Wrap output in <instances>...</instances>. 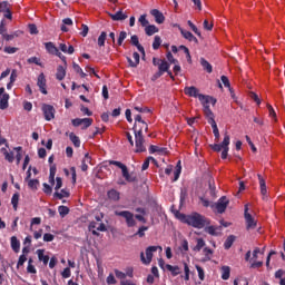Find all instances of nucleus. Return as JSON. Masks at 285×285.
<instances>
[{
  "mask_svg": "<svg viewBox=\"0 0 285 285\" xmlns=\"http://www.w3.org/2000/svg\"><path fill=\"white\" fill-rule=\"evenodd\" d=\"M184 92L187 95V97H194L195 99L198 98L200 102L212 104V106L217 104V99L213 98L212 96L199 94V89H197L195 86L185 87Z\"/></svg>",
  "mask_w": 285,
  "mask_h": 285,
  "instance_id": "f257e3e1",
  "label": "nucleus"
},
{
  "mask_svg": "<svg viewBox=\"0 0 285 285\" xmlns=\"http://www.w3.org/2000/svg\"><path fill=\"white\" fill-rule=\"evenodd\" d=\"M186 224L188 226H193V228H204L206 226H210V219L202 216L199 213H194L187 216Z\"/></svg>",
  "mask_w": 285,
  "mask_h": 285,
  "instance_id": "f03ea898",
  "label": "nucleus"
},
{
  "mask_svg": "<svg viewBox=\"0 0 285 285\" xmlns=\"http://www.w3.org/2000/svg\"><path fill=\"white\" fill-rule=\"evenodd\" d=\"M132 130L135 135L136 153H146V146H144L146 140L144 139V134H141V127L137 129V125H134Z\"/></svg>",
  "mask_w": 285,
  "mask_h": 285,
  "instance_id": "7ed1b4c3",
  "label": "nucleus"
},
{
  "mask_svg": "<svg viewBox=\"0 0 285 285\" xmlns=\"http://www.w3.org/2000/svg\"><path fill=\"white\" fill-rule=\"evenodd\" d=\"M157 250H159L161 253V250H164V248H161V246H149L145 250L146 256L144 255V252H141L140 261L142 262V264L148 266V264H150V262H153V253H157Z\"/></svg>",
  "mask_w": 285,
  "mask_h": 285,
  "instance_id": "20e7f679",
  "label": "nucleus"
},
{
  "mask_svg": "<svg viewBox=\"0 0 285 285\" xmlns=\"http://www.w3.org/2000/svg\"><path fill=\"white\" fill-rule=\"evenodd\" d=\"M116 217H124L126 225L128 228H134V226H137V220H135V214L132 212L128 210H116L115 212Z\"/></svg>",
  "mask_w": 285,
  "mask_h": 285,
  "instance_id": "39448f33",
  "label": "nucleus"
},
{
  "mask_svg": "<svg viewBox=\"0 0 285 285\" xmlns=\"http://www.w3.org/2000/svg\"><path fill=\"white\" fill-rule=\"evenodd\" d=\"M244 217L246 223V230H255L257 228V220L248 213V205H245Z\"/></svg>",
  "mask_w": 285,
  "mask_h": 285,
  "instance_id": "423d86ee",
  "label": "nucleus"
},
{
  "mask_svg": "<svg viewBox=\"0 0 285 285\" xmlns=\"http://www.w3.org/2000/svg\"><path fill=\"white\" fill-rule=\"evenodd\" d=\"M42 115L46 121H52L55 119V115L57 114V109L52 105L42 104L41 106Z\"/></svg>",
  "mask_w": 285,
  "mask_h": 285,
  "instance_id": "0eeeda50",
  "label": "nucleus"
},
{
  "mask_svg": "<svg viewBox=\"0 0 285 285\" xmlns=\"http://www.w3.org/2000/svg\"><path fill=\"white\" fill-rule=\"evenodd\" d=\"M228 204H230V200H228L226 196H222L215 205H210V206L212 208H216L217 213L222 215L226 213V208H228Z\"/></svg>",
  "mask_w": 285,
  "mask_h": 285,
  "instance_id": "6e6552de",
  "label": "nucleus"
},
{
  "mask_svg": "<svg viewBox=\"0 0 285 285\" xmlns=\"http://www.w3.org/2000/svg\"><path fill=\"white\" fill-rule=\"evenodd\" d=\"M223 151H222V159H228V150H230V148L228 146H230V136L228 135V132H225L224 135V139H223Z\"/></svg>",
  "mask_w": 285,
  "mask_h": 285,
  "instance_id": "1a4fd4ad",
  "label": "nucleus"
},
{
  "mask_svg": "<svg viewBox=\"0 0 285 285\" xmlns=\"http://www.w3.org/2000/svg\"><path fill=\"white\" fill-rule=\"evenodd\" d=\"M0 12H2L4 19H12V11L10 10V2H0Z\"/></svg>",
  "mask_w": 285,
  "mask_h": 285,
  "instance_id": "9d476101",
  "label": "nucleus"
},
{
  "mask_svg": "<svg viewBox=\"0 0 285 285\" xmlns=\"http://www.w3.org/2000/svg\"><path fill=\"white\" fill-rule=\"evenodd\" d=\"M200 104H203L204 115L207 118L208 124H212V121H215V114H213V110H210V106L208 105L213 102H200Z\"/></svg>",
  "mask_w": 285,
  "mask_h": 285,
  "instance_id": "9b49d317",
  "label": "nucleus"
},
{
  "mask_svg": "<svg viewBox=\"0 0 285 285\" xmlns=\"http://www.w3.org/2000/svg\"><path fill=\"white\" fill-rule=\"evenodd\" d=\"M37 86L42 95H48V90L46 89V75L40 73L38 76Z\"/></svg>",
  "mask_w": 285,
  "mask_h": 285,
  "instance_id": "f8f14e48",
  "label": "nucleus"
},
{
  "mask_svg": "<svg viewBox=\"0 0 285 285\" xmlns=\"http://www.w3.org/2000/svg\"><path fill=\"white\" fill-rule=\"evenodd\" d=\"M130 43H131V46L137 47L138 52H141L142 57H146V49H144V46H141V43H139V37L137 35L131 36Z\"/></svg>",
  "mask_w": 285,
  "mask_h": 285,
  "instance_id": "ddd939ff",
  "label": "nucleus"
},
{
  "mask_svg": "<svg viewBox=\"0 0 285 285\" xmlns=\"http://www.w3.org/2000/svg\"><path fill=\"white\" fill-rule=\"evenodd\" d=\"M180 33L184 37V39H187V41H191L196 43V46L199 45V40L197 39V37H195V35H193V32L180 29Z\"/></svg>",
  "mask_w": 285,
  "mask_h": 285,
  "instance_id": "4468645a",
  "label": "nucleus"
},
{
  "mask_svg": "<svg viewBox=\"0 0 285 285\" xmlns=\"http://www.w3.org/2000/svg\"><path fill=\"white\" fill-rule=\"evenodd\" d=\"M134 58V60H132ZM132 58L127 57V61L129 63V68H137V66H139V61L141 59V57L139 56V52L135 51L132 53Z\"/></svg>",
  "mask_w": 285,
  "mask_h": 285,
  "instance_id": "2eb2a0df",
  "label": "nucleus"
},
{
  "mask_svg": "<svg viewBox=\"0 0 285 285\" xmlns=\"http://www.w3.org/2000/svg\"><path fill=\"white\" fill-rule=\"evenodd\" d=\"M257 177L259 180L261 195L263 196V199L266 200V199H268V196H267L268 190L266 189V180H264V177H262L259 174L257 175Z\"/></svg>",
  "mask_w": 285,
  "mask_h": 285,
  "instance_id": "dca6fc26",
  "label": "nucleus"
},
{
  "mask_svg": "<svg viewBox=\"0 0 285 285\" xmlns=\"http://www.w3.org/2000/svg\"><path fill=\"white\" fill-rule=\"evenodd\" d=\"M121 173L125 181H128L129 184H134V181H137V176L130 174V171H128V167L121 169Z\"/></svg>",
  "mask_w": 285,
  "mask_h": 285,
  "instance_id": "f3484780",
  "label": "nucleus"
},
{
  "mask_svg": "<svg viewBox=\"0 0 285 285\" xmlns=\"http://www.w3.org/2000/svg\"><path fill=\"white\" fill-rule=\"evenodd\" d=\"M150 16L155 18L156 23H164L166 21V17L158 9H153Z\"/></svg>",
  "mask_w": 285,
  "mask_h": 285,
  "instance_id": "a211bd4d",
  "label": "nucleus"
},
{
  "mask_svg": "<svg viewBox=\"0 0 285 285\" xmlns=\"http://www.w3.org/2000/svg\"><path fill=\"white\" fill-rule=\"evenodd\" d=\"M109 17L112 21H126V19H128V14L124 13L121 10L116 13H110Z\"/></svg>",
  "mask_w": 285,
  "mask_h": 285,
  "instance_id": "6ab92c4d",
  "label": "nucleus"
},
{
  "mask_svg": "<svg viewBox=\"0 0 285 285\" xmlns=\"http://www.w3.org/2000/svg\"><path fill=\"white\" fill-rule=\"evenodd\" d=\"M155 153H158V155H166V153H168V148L159 147V146H156V145H150L149 154L155 155Z\"/></svg>",
  "mask_w": 285,
  "mask_h": 285,
  "instance_id": "aec40b11",
  "label": "nucleus"
},
{
  "mask_svg": "<svg viewBox=\"0 0 285 285\" xmlns=\"http://www.w3.org/2000/svg\"><path fill=\"white\" fill-rule=\"evenodd\" d=\"M205 233H207L208 235H212L213 237H218L219 232L217 230H222V227H216L213 225H205Z\"/></svg>",
  "mask_w": 285,
  "mask_h": 285,
  "instance_id": "412c9836",
  "label": "nucleus"
},
{
  "mask_svg": "<svg viewBox=\"0 0 285 285\" xmlns=\"http://www.w3.org/2000/svg\"><path fill=\"white\" fill-rule=\"evenodd\" d=\"M10 101V94H3L0 96V110H7Z\"/></svg>",
  "mask_w": 285,
  "mask_h": 285,
  "instance_id": "4be33fe9",
  "label": "nucleus"
},
{
  "mask_svg": "<svg viewBox=\"0 0 285 285\" xmlns=\"http://www.w3.org/2000/svg\"><path fill=\"white\" fill-rule=\"evenodd\" d=\"M83 121H86L87 126H92V118H76L72 119V126L79 127L83 125Z\"/></svg>",
  "mask_w": 285,
  "mask_h": 285,
  "instance_id": "5701e85b",
  "label": "nucleus"
},
{
  "mask_svg": "<svg viewBox=\"0 0 285 285\" xmlns=\"http://www.w3.org/2000/svg\"><path fill=\"white\" fill-rule=\"evenodd\" d=\"M1 153L4 156L6 161H8L9 164H12L14 161V151L9 153V150L6 149V147H2Z\"/></svg>",
  "mask_w": 285,
  "mask_h": 285,
  "instance_id": "b1692460",
  "label": "nucleus"
},
{
  "mask_svg": "<svg viewBox=\"0 0 285 285\" xmlns=\"http://www.w3.org/2000/svg\"><path fill=\"white\" fill-rule=\"evenodd\" d=\"M43 253H46V250L43 249L37 250L38 259L39 262H42L45 266H48V262H50V256L45 255Z\"/></svg>",
  "mask_w": 285,
  "mask_h": 285,
  "instance_id": "393cba45",
  "label": "nucleus"
},
{
  "mask_svg": "<svg viewBox=\"0 0 285 285\" xmlns=\"http://www.w3.org/2000/svg\"><path fill=\"white\" fill-rule=\"evenodd\" d=\"M135 124L134 126H137V124H141L142 128H145V132H148V122L144 120L141 115H135L134 116Z\"/></svg>",
  "mask_w": 285,
  "mask_h": 285,
  "instance_id": "a878e982",
  "label": "nucleus"
},
{
  "mask_svg": "<svg viewBox=\"0 0 285 285\" xmlns=\"http://www.w3.org/2000/svg\"><path fill=\"white\" fill-rule=\"evenodd\" d=\"M157 32H159V28H157L155 24H147L145 27V33L147 37H153V35H157Z\"/></svg>",
  "mask_w": 285,
  "mask_h": 285,
  "instance_id": "bb28decb",
  "label": "nucleus"
},
{
  "mask_svg": "<svg viewBox=\"0 0 285 285\" xmlns=\"http://www.w3.org/2000/svg\"><path fill=\"white\" fill-rule=\"evenodd\" d=\"M59 49L61 52H65V55H75V47L72 45L68 47L66 43H60Z\"/></svg>",
  "mask_w": 285,
  "mask_h": 285,
  "instance_id": "cd10ccee",
  "label": "nucleus"
},
{
  "mask_svg": "<svg viewBox=\"0 0 285 285\" xmlns=\"http://www.w3.org/2000/svg\"><path fill=\"white\" fill-rule=\"evenodd\" d=\"M168 70H170L169 62L166 61V59H161L160 65H158V71L164 75L165 72H168Z\"/></svg>",
  "mask_w": 285,
  "mask_h": 285,
  "instance_id": "c85d7f7f",
  "label": "nucleus"
},
{
  "mask_svg": "<svg viewBox=\"0 0 285 285\" xmlns=\"http://www.w3.org/2000/svg\"><path fill=\"white\" fill-rule=\"evenodd\" d=\"M11 248L13 253H19V250H21V243L19 242L17 236L11 237Z\"/></svg>",
  "mask_w": 285,
  "mask_h": 285,
  "instance_id": "c756f323",
  "label": "nucleus"
},
{
  "mask_svg": "<svg viewBox=\"0 0 285 285\" xmlns=\"http://www.w3.org/2000/svg\"><path fill=\"white\" fill-rule=\"evenodd\" d=\"M165 267L167 268V271H169V273H171L173 277H177V275L181 274V269L179 268V266H173L170 264L165 265Z\"/></svg>",
  "mask_w": 285,
  "mask_h": 285,
  "instance_id": "7c9ffc66",
  "label": "nucleus"
},
{
  "mask_svg": "<svg viewBox=\"0 0 285 285\" xmlns=\"http://www.w3.org/2000/svg\"><path fill=\"white\" fill-rule=\"evenodd\" d=\"M91 161H92V158L90 157V154H86L81 161L82 173H86V170H88V164H91Z\"/></svg>",
  "mask_w": 285,
  "mask_h": 285,
  "instance_id": "2f4dec72",
  "label": "nucleus"
},
{
  "mask_svg": "<svg viewBox=\"0 0 285 285\" xmlns=\"http://www.w3.org/2000/svg\"><path fill=\"white\" fill-rule=\"evenodd\" d=\"M45 48L49 55H56L59 51V48L53 42H45Z\"/></svg>",
  "mask_w": 285,
  "mask_h": 285,
  "instance_id": "473e14b6",
  "label": "nucleus"
},
{
  "mask_svg": "<svg viewBox=\"0 0 285 285\" xmlns=\"http://www.w3.org/2000/svg\"><path fill=\"white\" fill-rule=\"evenodd\" d=\"M56 79H58V81H63V79H66V68H63V66H58Z\"/></svg>",
  "mask_w": 285,
  "mask_h": 285,
  "instance_id": "72a5a7b5",
  "label": "nucleus"
},
{
  "mask_svg": "<svg viewBox=\"0 0 285 285\" xmlns=\"http://www.w3.org/2000/svg\"><path fill=\"white\" fill-rule=\"evenodd\" d=\"M200 66L209 75H210V72H213V65H210V62H208V60H206L205 58H200Z\"/></svg>",
  "mask_w": 285,
  "mask_h": 285,
  "instance_id": "f704fd0d",
  "label": "nucleus"
},
{
  "mask_svg": "<svg viewBox=\"0 0 285 285\" xmlns=\"http://www.w3.org/2000/svg\"><path fill=\"white\" fill-rule=\"evenodd\" d=\"M107 197H109V199H112V202H119L120 194L119 191H117V189H110L107 193Z\"/></svg>",
  "mask_w": 285,
  "mask_h": 285,
  "instance_id": "c9c22d12",
  "label": "nucleus"
},
{
  "mask_svg": "<svg viewBox=\"0 0 285 285\" xmlns=\"http://www.w3.org/2000/svg\"><path fill=\"white\" fill-rule=\"evenodd\" d=\"M233 244H235V236L230 235L226 238V240L224 243L225 250H229L232 248Z\"/></svg>",
  "mask_w": 285,
  "mask_h": 285,
  "instance_id": "e433bc0d",
  "label": "nucleus"
},
{
  "mask_svg": "<svg viewBox=\"0 0 285 285\" xmlns=\"http://www.w3.org/2000/svg\"><path fill=\"white\" fill-rule=\"evenodd\" d=\"M53 197L56 199H63V197H70V191H68L67 189H61V193L56 191L53 194Z\"/></svg>",
  "mask_w": 285,
  "mask_h": 285,
  "instance_id": "4c0bfd02",
  "label": "nucleus"
},
{
  "mask_svg": "<svg viewBox=\"0 0 285 285\" xmlns=\"http://www.w3.org/2000/svg\"><path fill=\"white\" fill-rule=\"evenodd\" d=\"M69 139H70V141H72V144L76 148H79L81 146V140L78 138L77 135H75V132H71L69 135Z\"/></svg>",
  "mask_w": 285,
  "mask_h": 285,
  "instance_id": "58836bf2",
  "label": "nucleus"
},
{
  "mask_svg": "<svg viewBox=\"0 0 285 285\" xmlns=\"http://www.w3.org/2000/svg\"><path fill=\"white\" fill-rule=\"evenodd\" d=\"M222 279H230V267L229 266H223L222 267Z\"/></svg>",
  "mask_w": 285,
  "mask_h": 285,
  "instance_id": "ea45409f",
  "label": "nucleus"
},
{
  "mask_svg": "<svg viewBox=\"0 0 285 285\" xmlns=\"http://www.w3.org/2000/svg\"><path fill=\"white\" fill-rule=\"evenodd\" d=\"M196 242H197V244L193 248V250H195L196 253H199L202 250V248H204V246H206V242L204 240V238H197Z\"/></svg>",
  "mask_w": 285,
  "mask_h": 285,
  "instance_id": "a19ab883",
  "label": "nucleus"
},
{
  "mask_svg": "<svg viewBox=\"0 0 285 285\" xmlns=\"http://www.w3.org/2000/svg\"><path fill=\"white\" fill-rule=\"evenodd\" d=\"M13 150H16L17 151V155H16V164H17V166H19V164H21V159H22V154H21V151L23 150V147H14L13 148Z\"/></svg>",
  "mask_w": 285,
  "mask_h": 285,
  "instance_id": "79ce46f5",
  "label": "nucleus"
},
{
  "mask_svg": "<svg viewBox=\"0 0 285 285\" xmlns=\"http://www.w3.org/2000/svg\"><path fill=\"white\" fill-rule=\"evenodd\" d=\"M150 160L154 163V164H157V159H155L153 156H149L142 164L141 166V170H148L149 166H150Z\"/></svg>",
  "mask_w": 285,
  "mask_h": 285,
  "instance_id": "37998d69",
  "label": "nucleus"
},
{
  "mask_svg": "<svg viewBox=\"0 0 285 285\" xmlns=\"http://www.w3.org/2000/svg\"><path fill=\"white\" fill-rule=\"evenodd\" d=\"M62 26L60 27V30L62 31V32H68V27H66V26H72V19H70V18H65L63 20H62Z\"/></svg>",
  "mask_w": 285,
  "mask_h": 285,
  "instance_id": "c03bdc74",
  "label": "nucleus"
},
{
  "mask_svg": "<svg viewBox=\"0 0 285 285\" xmlns=\"http://www.w3.org/2000/svg\"><path fill=\"white\" fill-rule=\"evenodd\" d=\"M27 181L30 190H37L39 188V179H29Z\"/></svg>",
  "mask_w": 285,
  "mask_h": 285,
  "instance_id": "a18cd8bd",
  "label": "nucleus"
},
{
  "mask_svg": "<svg viewBox=\"0 0 285 285\" xmlns=\"http://www.w3.org/2000/svg\"><path fill=\"white\" fill-rule=\"evenodd\" d=\"M11 204L13 206V210H18L19 208V193L12 195Z\"/></svg>",
  "mask_w": 285,
  "mask_h": 285,
  "instance_id": "49530a36",
  "label": "nucleus"
},
{
  "mask_svg": "<svg viewBox=\"0 0 285 285\" xmlns=\"http://www.w3.org/2000/svg\"><path fill=\"white\" fill-rule=\"evenodd\" d=\"M180 175H181V161L179 160L177 166H176V170L174 171V179H173V181H177V179H179Z\"/></svg>",
  "mask_w": 285,
  "mask_h": 285,
  "instance_id": "de8ad7c7",
  "label": "nucleus"
},
{
  "mask_svg": "<svg viewBox=\"0 0 285 285\" xmlns=\"http://www.w3.org/2000/svg\"><path fill=\"white\" fill-rule=\"evenodd\" d=\"M209 125L213 128V134L215 139H219V128H217V122L215 120H212V122H209Z\"/></svg>",
  "mask_w": 285,
  "mask_h": 285,
  "instance_id": "09e8293b",
  "label": "nucleus"
},
{
  "mask_svg": "<svg viewBox=\"0 0 285 285\" xmlns=\"http://www.w3.org/2000/svg\"><path fill=\"white\" fill-rule=\"evenodd\" d=\"M58 213L60 215V217H66V215H68L70 213V208H68V206H59L58 207Z\"/></svg>",
  "mask_w": 285,
  "mask_h": 285,
  "instance_id": "8fccbe9b",
  "label": "nucleus"
},
{
  "mask_svg": "<svg viewBox=\"0 0 285 285\" xmlns=\"http://www.w3.org/2000/svg\"><path fill=\"white\" fill-rule=\"evenodd\" d=\"M106 37H108V33L106 31H102L100 36L98 37V46L101 48L106 46Z\"/></svg>",
  "mask_w": 285,
  "mask_h": 285,
  "instance_id": "3c124183",
  "label": "nucleus"
},
{
  "mask_svg": "<svg viewBox=\"0 0 285 285\" xmlns=\"http://www.w3.org/2000/svg\"><path fill=\"white\" fill-rule=\"evenodd\" d=\"M209 195L214 199H215V197H217V190H216V187H215V181H213V180H209Z\"/></svg>",
  "mask_w": 285,
  "mask_h": 285,
  "instance_id": "603ef678",
  "label": "nucleus"
},
{
  "mask_svg": "<svg viewBox=\"0 0 285 285\" xmlns=\"http://www.w3.org/2000/svg\"><path fill=\"white\" fill-rule=\"evenodd\" d=\"M27 63H35L36 66H40V68H43V63H41V59L37 57L28 58Z\"/></svg>",
  "mask_w": 285,
  "mask_h": 285,
  "instance_id": "864d4df0",
  "label": "nucleus"
},
{
  "mask_svg": "<svg viewBox=\"0 0 285 285\" xmlns=\"http://www.w3.org/2000/svg\"><path fill=\"white\" fill-rule=\"evenodd\" d=\"M196 271L198 273V277H199L200 282H204V279H206V274L204 272V268L199 265H196Z\"/></svg>",
  "mask_w": 285,
  "mask_h": 285,
  "instance_id": "5fc2aeb1",
  "label": "nucleus"
},
{
  "mask_svg": "<svg viewBox=\"0 0 285 285\" xmlns=\"http://www.w3.org/2000/svg\"><path fill=\"white\" fill-rule=\"evenodd\" d=\"M160 46H161V37L155 36L154 42H153L154 50H159Z\"/></svg>",
  "mask_w": 285,
  "mask_h": 285,
  "instance_id": "6e6d98bb",
  "label": "nucleus"
},
{
  "mask_svg": "<svg viewBox=\"0 0 285 285\" xmlns=\"http://www.w3.org/2000/svg\"><path fill=\"white\" fill-rule=\"evenodd\" d=\"M175 216L177 217V219H179L180 222H183V224H186L187 219H188V215L186 214H181L179 213V210L175 212Z\"/></svg>",
  "mask_w": 285,
  "mask_h": 285,
  "instance_id": "4d7b16f0",
  "label": "nucleus"
},
{
  "mask_svg": "<svg viewBox=\"0 0 285 285\" xmlns=\"http://www.w3.org/2000/svg\"><path fill=\"white\" fill-rule=\"evenodd\" d=\"M188 26L189 28L193 30V32H195V35H197V37H202V31H199V29H197V26H195V23H193V21L188 20Z\"/></svg>",
  "mask_w": 285,
  "mask_h": 285,
  "instance_id": "13d9d810",
  "label": "nucleus"
},
{
  "mask_svg": "<svg viewBox=\"0 0 285 285\" xmlns=\"http://www.w3.org/2000/svg\"><path fill=\"white\" fill-rule=\"evenodd\" d=\"M146 230H148V226H141L135 235L138 237H146Z\"/></svg>",
  "mask_w": 285,
  "mask_h": 285,
  "instance_id": "bf43d9fd",
  "label": "nucleus"
},
{
  "mask_svg": "<svg viewBox=\"0 0 285 285\" xmlns=\"http://www.w3.org/2000/svg\"><path fill=\"white\" fill-rule=\"evenodd\" d=\"M126 37H128V33L126 31H121L119 33V38H118V46H124V41H126Z\"/></svg>",
  "mask_w": 285,
  "mask_h": 285,
  "instance_id": "052dcab7",
  "label": "nucleus"
},
{
  "mask_svg": "<svg viewBox=\"0 0 285 285\" xmlns=\"http://www.w3.org/2000/svg\"><path fill=\"white\" fill-rule=\"evenodd\" d=\"M146 14H141L140 17H139V19H138V21H139V23H140V26L142 27V28H146L147 26H148V19H146Z\"/></svg>",
  "mask_w": 285,
  "mask_h": 285,
  "instance_id": "680f3d73",
  "label": "nucleus"
},
{
  "mask_svg": "<svg viewBox=\"0 0 285 285\" xmlns=\"http://www.w3.org/2000/svg\"><path fill=\"white\" fill-rule=\"evenodd\" d=\"M26 262H28V257H26V254L20 255L18 263H17V268H19L20 266H23V264H26Z\"/></svg>",
  "mask_w": 285,
  "mask_h": 285,
  "instance_id": "e2e57ef3",
  "label": "nucleus"
},
{
  "mask_svg": "<svg viewBox=\"0 0 285 285\" xmlns=\"http://www.w3.org/2000/svg\"><path fill=\"white\" fill-rule=\"evenodd\" d=\"M42 186H43L42 190L45 195H52V187L50 185H48L47 183H43Z\"/></svg>",
  "mask_w": 285,
  "mask_h": 285,
  "instance_id": "0e129e2a",
  "label": "nucleus"
},
{
  "mask_svg": "<svg viewBox=\"0 0 285 285\" xmlns=\"http://www.w3.org/2000/svg\"><path fill=\"white\" fill-rule=\"evenodd\" d=\"M204 253H205V262H210V255H213V249H210L209 247H205Z\"/></svg>",
  "mask_w": 285,
  "mask_h": 285,
  "instance_id": "69168bd1",
  "label": "nucleus"
},
{
  "mask_svg": "<svg viewBox=\"0 0 285 285\" xmlns=\"http://www.w3.org/2000/svg\"><path fill=\"white\" fill-rule=\"evenodd\" d=\"M167 61H169L170 63H179V61L177 59H175V57L173 56V52L168 51L166 55Z\"/></svg>",
  "mask_w": 285,
  "mask_h": 285,
  "instance_id": "338daca9",
  "label": "nucleus"
},
{
  "mask_svg": "<svg viewBox=\"0 0 285 285\" xmlns=\"http://www.w3.org/2000/svg\"><path fill=\"white\" fill-rule=\"evenodd\" d=\"M134 110H136V112H150V109L148 107L135 106Z\"/></svg>",
  "mask_w": 285,
  "mask_h": 285,
  "instance_id": "774afa93",
  "label": "nucleus"
}]
</instances>
